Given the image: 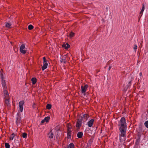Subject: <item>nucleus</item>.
<instances>
[{
  "mask_svg": "<svg viewBox=\"0 0 148 148\" xmlns=\"http://www.w3.org/2000/svg\"><path fill=\"white\" fill-rule=\"evenodd\" d=\"M84 119V118L83 116H81L80 117H79L78 120L81 122H82V121H83Z\"/></svg>",
  "mask_w": 148,
  "mask_h": 148,
  "instance_id": "nucleus-30",
  "label": "nucleus"
},
{
  "mask_svg": "<svg viewBox=\"0 0 148 148\" xmlns=\"http://www.w3.org/2000/svg\"><path fill=\"white\" fill-rule=\"evenodd\" d=\"M20 51L21 53L25 54L26 53V51L25 49H20Z\"/></svg>",
  "mask_w": 148,
  "mask_h": 148,
  "instance_id": "nucleus-26",
  "label": "nucleus"
},
{
  "mask_svg": "<svg viewBox=\"0 0 148 148\" xmlns=\"http://www.w3.org/2000/svg\"><path fill=\"white\" fill-rule=\"evenodd\" d=\"M83 117L84 118V119L87 120L88 118L89 117V116L87 114H85L83 115Z\"/></svg>",
  "mask_w": 148,
  "mask_h": 148,
  "instance_id": "nucleus-15",
  "label": "nucleus"
},
{
  "mask_svg": "<svg viewBox=\"0 0 148 148\" xmlns=\"http://www.w3.org/2000/svg\"><path fill=\"white\" fill-rule=\"evenodd\" d=\"M36 79L35 77H33L31 79V81L32 82V84H36Z\"/></svg>",
  "mask_w": 148,
  "mask_h": 148,
  "instance_id": "nucleus-12",
  "label": "nucleus"
},
{
  "mask_svg": "<svg viewBox=\"0 0 148 148\" xmlns=\"http://www.w3.org/2000/svg\"><path fill=\"white\" fill-rule=\"evenodd\" d=\"M34 28L33 26L32 25H29L28 26V29L29 30H31L32 29Z\"/></svg>",
  "mask_w": 148,
  "mask_h": 148,
  "instance_id": "nucleus-23",
  "label": "nucleus"
},
{
  "mask_svg": "<svg viewBox=\"0 0 148 148\" xmlns=\"http://www.w3.org/2000/svg\"><path fill=\"white\" fill-rule=\"evenodd\" d=\"M137 48V46L136 45H134V49L135 50V51H136V49Z\"/></svg>",
  "mask_w": 148,
  "mask_h": 148,
  "instance_id": "nucleus-32",
  "label": "nucleus"
},
{
  "mask_svg": "<svg viewBox=\"0 0 148 148\" xmlns=\"http://www.w3.org/2000/svg\"><path fill=\"white\" fill-rule=\"evenodd\" d=\"M5 146L6 148H10V145L8 143H5Z\"/></svg>",
  "mask_w": 148,
  "mask_h": 148,
  "instance_id": "nucleus-25",
  "label": "nucleus"
},
{
  "mask_svg": "<svg viewBox=\"0 0 148 148\" xmlns=\"http://www.w3.org/2000/svg\"><path fill=\"white\" fill-rule=\"evenodd\" d=\"M1 77L2 79V84L3 87V92L4 94H5V96H7L8 95L7 88L5 82V81L4 80L3 78L2 77L1 75Z\"/></svg>",
  "mask_w": 148,
  "mask_h": 148,
  "instance_id": "nucleus-2",
  "label": "nucleus"
},
{
  "mask_svg": "<svg viewBox=\"0 0 148 148\" xmlns=\"http://www.w3.org/2000/svg\"><path fill=\"white\" fill-rule=\"evenodd\" d=\"M5 104L8 107H10V101H9L8 99H6L5 100Z\"/></svg>",
  "mask_w": 148,
  "mask_h": 148,
  "instance_id": "nucleus-13",
  "label": "nucleus"
},
{
  "mask_svg": "<svg viewBox=\"0 0 148 148\" xmlns=\"http://www.w3.org/2000/svg\"><path fill=\"white\" fill-rule=\"evenodd\" d=\"M49 137L50 138H53V133L51 132L48 134Z\"/></svg>",
  "mask_w": 148,
  "mask_h": 148,
  "instance_id": "nucleus-16",
  "label": "nucleus"
},
{
  "mask_svg": "<svg viewBox=\"0 0 148 148\" xmlns=\"http://www.w3.org/2000/svg\"><path fill=\"white\" fill-rule=\"evenodd\" d=\"M45 62H47V60L46 59H45V60H43V63H45Z\"/></svg>",
  "mask_w": 148,
  "mask_h": 148,
  "instance_id": "nucleus-34",
  "label": "nucleus"
},
{
  "mask_svg": "<svg viewBox=\"0 0 148 148\" xmlns=\"http://www.w3.org/2000/svg\"><path fill=\"white\" fill-rule=\"evenodd\" d=\"M50 118L49 116H47L45 118L44 120H45V121L46 122H48L49 121V120L50 119Z\"/></svg>",
  "mask_w": 148,
  "mask_h": 148,
  "instance_id": "nucleus-24",
  "label": "nucleus"
},
{
  "mask_svg": "<svg viewBox=\"0 0 148 148\" xmlns=\"http://www.w3.org/2000/svg\"><path fill=\"white\" fill-rule=\"evenodd\" d=\"M45 59H46L45 58V57H44L43 58V60H45Z\"/></svg>",
  "mask_w": 148,
  "mask_h": 148,
  "instance_id": "nucleus-37",
  "label": "nucleus"
},
{
  "mask_svg": "<svg viewBox=\"0 0 148 148\" xmlns=\"http://www.w3.org/2000/svg\"><path fill=\"white\" fill-rule=\"evenodd\" d=\"M139 74H140V75H141V74H142V73H140Z\"/></svg>",
  "mask_w": 148,
  "mask_h": 148,
  "instance_id": "nucleus-38",
  "label": "nucleus"
},
{
  "mask_svg": "<svg viewBox=\"0 0 148 148\" xmlns=\"http://www.w3.org/2000/svg\"><path fill=\"white\" fill-rule=\"evenodd\" d=\"M67 137L69 139L71 138V132H67Z\"/></svg>",
  "mask_w": 148,
  "mask_h": 148,
  "instance_id": "nucleus-14",
  "label": "nucleus"
},
{
  "mask_svg": "<svg viewBox=\"0 0 148 148\" xmlns=\"http://www.w3.org/2000/svg\"><path fill=\"white\" fill-rule=\"evenodd\" d=\"M83 135V133L82 132H79L77 134V136L79 138H80L82 137Z\"/></svg>",
  "mask_w": 148,
  "mask_h": 148,
  "instance_id": "nucleus-9",
  "label": "nucleus"
},
{
  "mask_svg": "<svg viewBox=\"0 0 148 148\" xmlns=\"http://www.w3.org/2000/svg\"><path fill=\"white\" fill-rule=\"evenodd\" d=\"M111 68V66H109V69H108V70H110V69Z\"/></svg>",
  "mask_w": 148,
  "mask_h": 148,
  "instance_id": "nucleus-36",
  "label": "nucleus"
},
{
  "mask_svg": "<svg viewBox=\"0 0 148 148\" xmlns=\"http://www.w3.org/2000/svg\"><path fill=\"white\" fill-rule=\"evenodd\" d=\"M118 126L121 134L120 135V140L121 141V136L122 137L126 136V132L127 130V125L126 120L124 117H122L119 123Z\"/></svg>",
  "mask_w": 148,
  "mask_h": 148,
  "instance_id": "nucleus-1",
  "label": "nucleus"
},
{
  "mask_svg": "<svg viewBox=\"0 0 148 148\" xmlns=\"http://www.w3.org/2000/svg\"><path fill=\"white\" fill-rule=\"evenodd\" d=\"M45 120H44V119L42 120L41 122V124H43L45 122Z\"/></svg>",
  "mask_w": 148,
  "mask_h": 148,
  "instance_id": "nucleus-33",
  "label": "nucleus"
},
{
  "mask_svg": "<svg viewBox=\"0 0 148 148\" xmlns=\"http://www.w3.org/2000/svg\"><path fill=\"white\" fill-rule=\"evenodd\" d=\"M69 147L70 148H74V145L73 143H71L69 145Z\"/></svg>",
  "mask_w": 148,
  "mask_h": 148,
  "instance_id": "nucleus-19",
  "label": "nucleus"
},
{
  "mask_svg": "<svg viewBox=\"0 0 148 148\" xmlns=\"http://www.w3.org/2000/svg\"><path fill=\"white\" fill-rule=\"evenodd\" d=\"M15 134L14 133L12 134L10 136V140H12L14 138L15 136Z\"/></svg>",
  "mask_w": 148,
  "mask_h": 148,
  "instance_id": "nucleus-18",
  "label": "nucleus"
},
{
  "mask_svg": "<svg viewBox=\"0 0 148 148\" xmlns=\"http://www.w3.org/2000/svg\"><path fill=\"white\" fill-rule=\"evenodd\" d=\"M16 123L17 125L20 124V122L21 121V114L19 112H18L16 116Z\"/></svg>",
  "mask_w": 148,
  "mask_h": 148,
  "instance_id": "nucleus-3",
  "label": "nucleus"
},
{
  "mask_svg": "<svg viewBox=\"0 0 148 148\" xmlns=\"http://www.w3.org/2000/svg\"><path fill=\"white\" fill-rule=\"evenodd\" d=\"M131 85V81L129 82L128 83V84L127 85V87L128 88Z\"/></svg>",
  "mask_w": 148,
  "mask_h": 148,
  "instance_id": "nucleus-31",
  "label": "nucleus"
},
{
  "mask_svg": "<svg viewBox=\"0 0 148 148\" xmlns=\"http://www.w3.org/2000/svg\"><path fill=\"white\" fill-rule=\"evenodd\" d=\"M51 106L49 104H47V105L46 108L48 109L49 110L51 109Z\"/></svg>",
  "mask_w": 148,
  "mask_h": 148,
  "instance_id": "nucleus-22",
  "label": "nucleus"
},
{
  "mask_svg": "<svg viewBox=\"0 0 148 148\" xmlns=\"http://www.w3.org/2000/svg\"><path fill=\"white\" fill-rule=\"evenodd\" d=\"M71 126L69 124H68L67 125V132H72L71 130Z\"/></svg>",
  "mask_w": 148,
  "mask_h": 148,
  "instance_id": "nucleus-11",
  "label": "nucleus"
},
{
  "mask_svg": "<svg viewBox=\"0 0 148 148\" xmlns=\"http://www.w3.org/2000/svg\"><path fill=\"white\" fill-rule=\"evenodd\" d=\"M94 121V120L93 119H91L87 123L88 126L89 127H92Z\"/></svg>",
  "mask_w": 148,
  "mask_h": 148,
  "instance_id": "nucleus-6",
  "label": "nucleus"
},
{
  "mask_svg": "<svg viewBox=\"0 0 148 148\" xmlns=\"http://www.w3.org/2000/svg\"><path fill=\"white\" fill-rule=\"evenodd\" d=\"M25 46L24 44H22L21 46L20 49H23L25 48Z\"/></svg>",
  "mask_w": 148,
  "mask_h": 148,
  "instance_id": "nucleus-29",
  "label": "nucleus"
},
{
  "mask_svg": "<svg viewBox=\"0 0 148 148\" xmlns=\"http://www.w3.org/2000/svg\"><path fill=\"white\" fill-rule=\"evenodd\" d=\"M88 87V85L87 84L85 85L84 86H81V88L82 90V93H84L86 91Z\"/></svg>",
  "mask_w": 148,
  "mask_h": 148,
  "instance_id": "nucleus-5",
  "label": "nucleus"
},
{
  "mask_svg": "<svg viewBox=\"0 0 148 148\" xmlns=\"http://www.w3.org/2000/svg\"><path fill=\"white\" fill-rule=\"evenodd\" d=\"M62 62H63L64 63H66L65 61V60H62Z\"/></svg>",
  "mask_w": 148,
  "mask_h": 148,
  "instance_id": "nucleus-35",
  "label": "nucleus"
},
{
  "mask_svg": "<svg viewBox=\"0 0 148 148\" xmlns=\"http://www.w3.org/2000/svg\"><path fill=\"white\" fill-rule=\"evenodd\" d=\"M144 9H145L143 7V8H142V9H141V10L140 11V14H141V16H140V18L142 16V14H143V11H144Z\"/></svg>",
  "mask_w": 148,
  "mask_h": 148,
  "instance_id": "nucleus-21",
  "label": "nucleus"
},
{
  "mask_svg": "<svg viewBox=\"0 0 148 148\" xmlns=\"http://www.w3.org/2000/svg\"><path fill=\"white\" fill-rule=\"evenodd\" d=\"M82 122L79 121L78 120L77 121L76 126L77 127H79L82 125Z\"/></svg>",
  "mask_w": 148,
  "mask_h": 148,
  "instance_id": "nucleus-8",
  "label": "nucleus"
},
{
  "mask_svg": "<svg viewBox=\"0 0 148 148\" xmlns=\"http://www.w3.org/2000/svg\"><path fill=\"white\" fill-rule=\"evenodd\" d=\"M48 64L47 62L43 63V65L42 67V71H44L45 69H46L47 67Z\"/></svg>",
  "mask_w": 148,
  "mask_h": 148,
  "instance_id": "nucleus-7",
  "label": "nucleus"
},
{
  "mask_svg": "<svg viewBox=\"0 0 148 148\" xmlns=\"http://www.w3.org/2000/svg\"><path fill=\"white\" fill-rule=\"evenodd\" d=\"M75 34L72 32H71L69 34V37L70 38H72L74 36Z\"/></svg>",
  "mask_w": 148,
  "mask_h": 148,
  "instance_id": "nucleus-20",
  "label": "nucleus"
},
{
  "mask_svg": "<svg viewBox=\"0 0 148 148\" xmlns=\"http://www.w3.org/2000/svg\"><path fill=\"white\" fill-rule=\"evenodd\" d=\"M24 104V102L23 101H20L19 103V110L21 112L23 111V106Z\"/></svg>",
  "mask_w": 148,
  "mask_h": 148,
  "instance_id": "nucleus-4",
  "label": "nucleus"
},
{
  "mask_svg": "<svg viewBox=\"0 0 148 148\" xmlns=\"http://www.w3.org/2000/svg\"><path fill=\"white\" fill-rule=\"evenodd\" d=\"M144 124L146 127L148 128V120L146 121Z\"/></svg>",
  "mask_w": 148,
  "mask_h": 148,
  "instance_id": "nucleus-28",
  "label": "nucleus"
},
{
  "mask_svg": "<svg viewBox=\"0 0 148 148\" xmlns=\"http://www.w3.org/2000/svg\"><path fill=\"white\" fill-rule=\"evenodd\" d=\"M63 47H64L66 49H67L70 47V45L68 43L64 44L62 45Z\"/></svg>",
  "mask_w": 148,
  "mask_h": 148,
  "instance_id": "nucleus-10",
  "label": "nucleus"
},
{
  "mask_svg": "<svg viewBox=\"0 0 148 148\" xmlns=\"http://www.w3.org/2000/svg\"><path fill=\"white\" fill-rule=\"evenodd\" d=\"M11 25V24L8 23H6L5 26L6 27L8 28H10Z\"/></svg>",
  "mask_w": 148,
  "mask_h": 148,
  "instance_id": "nucleus-17",
  "label": "nucleus"
},
{
  "mask_svg": "<svg viewBox=\"0 0 148 148\" xmlns=\"http://www.w3.org/2000/svg\"><path fill=\"white\" fill-rule=\"evenodd\" d=\"M27 134L25 133H23L22 134V137L24 138H25L27 137Z\"/></svg>",
  "mask_w": 148,
  "mask_h": 148,
  "instance_id": "nucleus-27",
  "label": "nucleus"
}]
</instances>
